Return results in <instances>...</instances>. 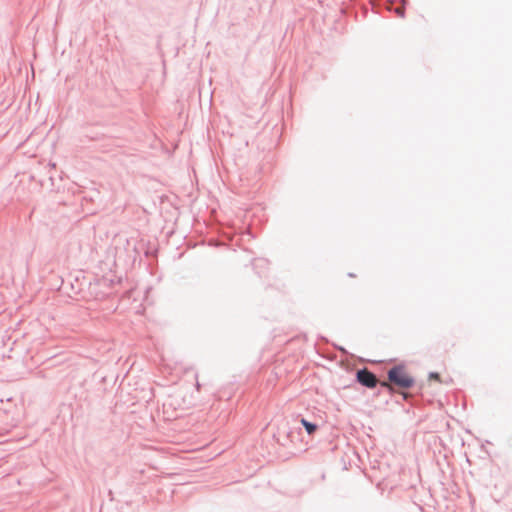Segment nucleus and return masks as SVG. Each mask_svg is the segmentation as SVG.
<instances>
[{
  "label": "nucleus",
  "mask_w": 512,
  "mask_h": 512,
  "mask_svg": "<svg viewBox=\"0 0 512 512\" xmlns=\"http://www.w3.org/2000/svg\"><path fill=\"white\" fill-rule=\"evenodd\" d=\"M381 386L382 387H385V388H388V389H391V384L390 383H387V382H381Z\"/></svg>",
  "instance_id": "obj_5"
},
{
  "label": "nucleus",
  "mask_w": 512,
  "mask_h": 512,
  "mask_svg": "<svg viewBox=\"0 0 512 512\" xmlns=\"http://www.w3.org/2000/svg\"><path fill=\"white\" fill-rule=\"evenodd\" d=\"M388 379L400 388H410L414 384L413 377L404 366H395L388 371Z\"/></svg>",
  "instance_id": "obj_1"
},
{
  "label": "nucleus",
  "mask_w": 512,
  "mask_h": 512,
  "mask_svg": "<svg viewBox=\"0 0 512 512\" xmlns=\"http://www.w3.org/2000/svg\"><path fill=\"white\" fill-rule=\"evenodd\" d=\"M430 379L439 380V374L438 373H431L429 375Z\"/></svg>",
  "instance_id": "obj_4"
},
{
  "label": "nucleus",
  "mask_w": 512,
  "mask_h": 512,
  "mask_svg": "<svg viewBox=\"0 0 512 512\" xmlns=\"http://www.w3.org/2000/svg\"><path fill=\"white\" fill-rule=\"evenodd\" d=\"M301 424L304 426L305 430L309 435H312L317 430V425L307 421L306 419H301Z\"/></svg>",
  "instance_id": "obj_3"
},
{
  "label": "nucleus",
  "mask_w": 512,
  "mask_h": 512,
  "mask_svg": "<svg viewBox=\"0 0 512 512\" xmlns=\"http://www.w3.org/2000/svg\"><path fill=\"white\" fill-rule=\"evenodd\" d=\"M357 380L368 388H373L377 384L376 376L368 371L367 369H362L357 372Z\"/></svg>",
  "instance_id": "obj_2"
}]
</instances>
